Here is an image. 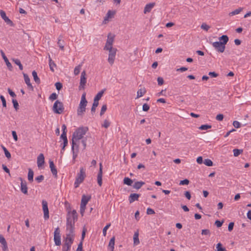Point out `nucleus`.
Here are the masks:
<instances>
[{"mask_svg": "<svg viewBox=\"0 0 251 251\" xmlns=\"http://www.w3.org/2000/svg\"><path fill=\"white\" fill-rule=\"evenodd\" d=\"M189 183V180L187 179L181 180L179 182L180 185H188Z\"/></svg>", "mask_w": 251, "mask_h": 251, "instance_id": "obj_54", "label": "nucleus"}, {"mask_svg": "<svg viewBox=\"0 0 251 251\" xmlns=\"http://www.w3.org/2000/svg\"><path fill=\"white\" fill-rule=\"evenodd\" d=\"M142 109L144 111H148L150 109V106L147 103L143 105Z\"/></svg>", "mask_w": 251, "mask_h": 251, "instance_id": "obj_51", "label": "nucleus"}, {"mask_svg": "<svg viewBox=\"0 0 251 251\" xmlns=\"http://www.w3.org/2000/svg\"><path fill=\"white\" fill-rule=\"evenodd\" d=\"M33 176H34L33 171L31 169L29 168L27 178H28V180L30 182H32L33 181Z\"/></svg>", "mask_w": 251, "mask_h": 251, "instance_id": "obj_32", "label": "nucleus"}, {"mask_svg": "<svg viewBox=\"0 0 251 251\" xmlns=\"http://www.w3.org/2000/svg\"><path fill=\"white\" fill-rule=\"evenodd\" d=\"M49 165L50 168V171L53 176H54V177L56 178L57 177V171L54 164L53 161L51 160H50Z\"/></svg>", "mask_w": 251, "mask_h": 251, "instance_id": "obj_15", "label": "nucleus"}, {"mask_svg": "<svg viewBox=\"0 0 251 251\" xmlns=\"http://www.w3.org/2000/svg\"><path fill=\"white\" fill-rule=\"evenodd\" d=\"M133 183V180L128 178V177H125L124 179V183L125 184H126L128 186H131Z\"/></svg>", "mask_w": 251, "mask_h": 251, "instance_id": "obj_38", "label": "nucleus"}, {"mask_svg": "<svg viewBox=\"0 0 251 251\" xmlns=\"http://www.w3.org/2000/svg\"><path fill=\"white\" fill-rule=\"evenodd\" d=\"M0 53H1V55L3 60H4L7 67L9 68V69L10 71H11L12 69V66L11 64L9 62L8 59H7V57L5 56V55L2 50H0Z\"/></svg>", "mask_w": 251, "mask_h": 251, "instance_id": "obj_19", "label": "nucleus"}, {"mask_svg": "<svg viewBox=\"0 0 251 251\" xmlns=\"http://www.w3.org/2000/svg\"><path fill=\"white\" fill-rule=\"evenodd\" d=\"M102 171L100 169L99 170V173L97 176V180L98 183L100 186H101L102 185Z\"/></svg>", "mask_w": 251, "mask_h": 251, "instance_id": "obj_29", "label": "nucleus"}, {"mask_svg": "<svg viewBox=\"0 0 251 251\" xmlns=\"http://www.w3.org/2000/svg\"><path fill=\"white\" fill-rule=\"evenodd\" d=\"M154 5H155L154 2H152V3H150L149 4H147L144 8V13L145 14H146L147 13L150 12L151 10L154 7Z\"/></svg>", "mask_w": 251, "mask_h": 251, "instance_id": "obj_23", "label": "nucleus"}, {"mask_svg": "<svg viewBox=\"0 0 251 251\" xmlns=\"http://www.w3.org/2000/svg\"><path fill=\"white\" fill-rule=\"evenodd\" d=\"M32 75L35 82L37 84H39L40 83V79L37 75V72L35 71H33L32 73Z\"/></svg>", "mask_w": 251, "mask_h": 251, "instance_id": "obj_34", "label": "nucleus"}, {"mask_svg": "<svg viewBox=\"0 0 251 251\" xmlns=\"http://www.w3.org/2000/svg\"><path fill=\"white\" fill-rule=\"evenodd\" d=\"M106 109H107L106 105V104L103 105L101 108V110L100 112V115L102 116V115H103L104 113H105V112L106 111Z\"/></svg>", "mask_w": 251, "mask_h": 251, "instance_id": "obj_45", "label": "nucleus"}, {"mask_svg": "<svg viewBox=\"0 0 251 251\" xmlns=\"http://www.w3.org/2000/svg\"><path fill=\"white\" fill-rule=\"evenodd\" d=\"M217 251H226V249L225 248L222 247V244L221 243H219L216 246Z\"/></svg>", "mask_w": 251, "mask_h": 251, "instance_id": "obj_41", "label": "nucleus"}, {"mask_svg": "<svg viewBox=\"0 0 251 251\" xmlns=\"http://www.w3.org/2000/svg\"><path fill=\"white\" fill-rule=\"evenodd\" d=\"M212 46L217 51L220 53L223 52L226 48V46L223 45V44L218 41L213 42Z\"/></svg>", "mask_w": 251, "mask_h": 251, "instance_id": "obj_10", "label": "nucleus"}, {"mask_svg": "<svg viewBox=\"0 0 251 251\" xmlns=\"http://www.w3.org/2000/svg\"><path fill=\"white\" fill-rule=\"evenodd\" d=\"M11 60L13 62H14L16 65H17L19 66V69L20 70H23V66L19 59L16 58H12Z\"/></svg>", "mask_w": 251, "mask_h": 251, "instance_id": "obj_33", "label": "nucleus"}, {"mask_svg": "<svg viewBox=\"0 0 251 251\" xmlns=\"http://www.w3.org/2000/svg\"><path fill=\"white\" fill-rule=\"evenodd\" d=\"M71 247L63 245L62 251H70Z\"/></svg>", "mask_w": 251, "mask_h": 251, "instance_id": "obj_57", "label": "nucleus"}, {"mask_svg": "<svg viewBox=\"0 0 251 251\" xmlns=\"http://www.w3.org/2000/svg\"><path fill=\"white\" fill-rule=\"evenodd\" d=\"M201 234L202 235H209L210 234V231L209 229H202L201 231Z\"/></svg>", "mask_w": 251, "mask_h": 251, "instance_id": "obj_59", "label": "nucleus"}, {"mask_svg": "<svg viewBox=\"0 0 251 251\" xmlns=\"http://www.w3.org/2000/svg\"><path fill=\"white\" fill-rule=\"evenodd\" d=\"M155 213L154 211L150 208H148L147 210V214L148 215H151Z\"/></svg>", "mask_w": 251, "mask_h": 251, "instance_id": "obj_63", "label": "nucleus"}, {"mask_svg": "<svg viewBox=\"0 0 251 251\" xmlns=\"http://www.w3.org/2000/svg\"><path fill=\"white\" fill-rule=\"evenodd\" d=\"M145 184V182L142 181H136L133 185V188L136 189H139L141 187Z\"/></svg>", "mask_w": 251, "mask_h": 251, "instance_id": "obj_28", "label": "nucleus"}, {"mask_svg": "<svg viewBox=\"0 0 251 251\" xmlns=\"http://www.w3.org/2000/svg\"><path fill=\"white\" fill-rule=\"evenodd\" d=\"M158 84L159 85H162L164 83V80L162 77H158L157 78Z\"/></svg>", "mask_w": 251, "mask_h": 251, "instance_id": "obj_62", "label": "nucleus"}, {"mask_svg": "<svg viewBox=\"0 0 251 251\" xmlns=\"http://www.w3.org/2000/svg\"><path fill=\"white\" fill-rule=\"evenodd\" d=\"M110 123L108 120H105L103 124L102 125V126L107 128L110 126Z\"/></svg>", "mask_w": 251, "mask_h": 251, "instance_id": "obj_47", "label": "nucleus"}, {"mask_svg": "<svg viewBox=\"0 0 251 251\" xmlns=\"http://www.w3.org/2000/svg\"><path fill=\"white\" fill-rule=\"evenodd\" d=\"M49 66H50V70L52 72H54V68L56 67V64H55V63L54 62V61H53L52 60V59H51V58H50V55H49Z\"/></svg>", "mask_w": 251, "mask_h": 251, "instance_id": "obj_27", "label": "nucleus"}, {"mask_svg": "<svg viewBox=\"0 0 251 251\" xmlns=\"http://www.w3.org/2000/svg\"><path fill=\"white\" fill-rule=\"evenodd\" d=\"M110 226V224H108L103 228L102 233H103V236H106V230L109 228V227Z\"/></svg>", "mask_w": 251, "mask_h": 251, "instance_id": "obj_55", "label": "nucleus"}, {"mask_svg": "<svg viewBox=\"0 0 251 251\" xmlns=\"http://www.w3.org/2000/svg\"><path fill=\"white\" fill-rule=\"evenodd\" d=\"M0 15L4 22L11 26H14V24L13 22L6 16L5 12L2 10H0Z\"/></svg>", "mask_w": 251, "mask_h": 251, "instance_id": "obj_12", "label": "nucleus"}, {"mask_svg": "<svg viewBox=\"0 0 251 251\" xmlns=\"http://www.w3.org/2000/svg\"><path fill=\"white\" fill-rule=\"evenodd\" d=\"M67 224L75 225V222L77 220L78 215L75 210L71 211V207L69 206L67 208Z\"/></svg>", "mask_w": 251, "mask_h": 251, "instance_id": "obj_2", "label": "nucleus"}, {"mask_svg": "<svg viewBox=\"0 0 251 251\" xmlns=\"http://www.w3.org/2000/svg\"><path fill=\"white\" fill-rule=\"evenodd\" d=\"M105 91V89H103L100 91L95 96L94 99L99 100L102 97L104 91Z\"/></svg>", "mask_w": 251, "mask_h": 251, "instance_id": "obj_36", "label": "nucleus"}, {"mask_svg": "<svg viewBox=\"0 0 251 251\" xmlns=\"http://www.w3.org/2000/svg\"><path fill=\"white\" fill-rule=\"evenodd\" d=\"M90 197H87L85 195H83L81 201V203H80V214L82 216L83 215V214L84 213L85 208H86V205L87 203H88L89 200H90Z\"/></svg>", "mask_w": 251, "mask_h": 251, "instance_id": "obj_8", "label": "nucleus"}, {"mask_svg": "<svg viewBox=\"0 0 251 251\" xmlns=\"http://www.w3.org/2000/svg\"><path fill=\"white\" fill-rule=\"evenodd\" d=\"M0 243L2 245V251H8V246L7 242L4 238V237L0 234Z\"/></svg>", "mask_w": 251, "mask_h": 251, "instance_id": "obj_18", "label": "nucleus"}, {"mask_svg": "<svg viewBox=\"0 0 251 251\" xmlns=\"http://www.w3.org/2000/svg\"><path fill=\"white\" fill-rule=\"evenodd\" d=\"M19 179L21 180V190L22 193L24 194H27V183L25 180H24L22 177H20Z\"/></svg>", "mask_w": 251, "mask_h": 251, "instance_id": "obj_14", "label": "nucleus"}, {"mask_svg": "<svg viewBox=\"0 0 251 251\" xmlns=\"http://www.w3.org/2000/svg\"><path fill=\"white\" fill-rule=\"evenodd\" d=\"M115 35L109 33L107 35V39L106 40V44L103 49L113 47V44L114 41Z\"/></svg>", "mask_w": 251, "mask_h": 251, "instance_id": "obj_11", "label": "nucleus"}, {"mask_svg": "<svg viewBox=\"0 0 251 251\" xmlns=\"http://www.w3.org/2000/svg\"><path fill=\"white\" fill-rule=\"evenodd\" d=\"M43 210L44 211V217L45 220L49 218V211L48 206V202L45 200L42 201Z\"/></svg>", "mask_w": 251, "mask_h": 251, "instance_id": "obj_13", "label": "nucleus"}, {"mask_svg": "<svg viewBox=\"0 0 251 251\" xmlns=\"http://www.w3.org/2000/svg\"><path fill=\"white\" fill-rule=\"evenodd\" d=\"M81 66H82V65L79 64L75 68L74 72L75 75H77L79 74L81 68Z\"/></svg>", "mask_w": 251, "mask_h": 251, "instance_id": "obj_39", "label": "nucleus"}, {"mask_svg": "<svg viewBox=\"0 0 251 251\" xmlns=\"http://www.w3.org/2000/svg\"><path fill=\"white\" fill-rule=\"evenodd\" d=\"M23 75H24L25 81V83L26 84V85H27L28 88H29L30 89H31V90H33V87L31 83H30V78H29V76H28V75L27 74H25V73H23Z\"/></svg>", "mask_w": 251, "mask_h": 251, "instance_id": "obj_21", "label": "nucleus"}, {"mask_svg": "<svg viewBox=\"0 0 251 251\" xmlns=\"http://www.w3.org/2000/svg\"><path fill=\"white\" fill-rule=\"evenodd\" d=\"M62 36L61 35H60L58 38L57 44L61 50H64V42L63 40H62Z\"/></svg>", "mask_w": 251, "mask_h": 251, "instance_id": "obj_31", "label": "nucleus"}, {"mask_svg": "<svg viewBox=\"0 0 251 251\" xmlns=\"http://www.w3.org/2000/svg\"><path fill=\"white\" fill-rule=\"evenodd\" d=\"M223 118H224V115L222 114H218L216 117V119L217 120L220 121H222L223 120Z\"/></svg>", "mask_w": 251, "mask_h": 251, "instance_id": "obj_61", "label": "nucleus"}, {"mask_svg": "<svg viewBox=\"0 0 251 251\" xmlns=\"http://www.w3.org/2000/svg\"><path fill=\"white\" fill-rule=\"evenodd\" d=\"M104 50H108V62L110 65H113L114 60L115 59V56L116 54L117 49L113 47L107 48L106 49H103Z\"/></svg>", "mask_w": 251, "mask_h": 251, "instance_id": "obj_5", "label": "nucleus"}, {"mask_svg": "<svg viewBox=\"0 0 251 251\" xmlns=\"http://www.w3.org/2000/svg\"><path fill=\"white\" fill-rule=\"evenodd\" d=\"M224 223V221H220L219 220H216L215 222V225L217 226L218 227H220L222 226L223 224Z\"/></svg>", "mask_w": 251, "mask_h": 251, "instance_id": "obj_56", "label": "nucleus"}, {"mask_svg": "<svg viewBox=\"0 0 251 251\" xmlns=\"http://www.w3.org/2000/svg\"><path fill=\"white\" fill-rule=\"evenodd\" d=\"M88 130V128L86 126H82L78 128L73 134L72 135V148L74 150L75 148L77 150L78 149V142L81 139L83 136Z\"/></svg>", "mask_w": 251, "mask_h": 251, "instance_id": "obj_1", "label": "nucleus"}, {"mask_svg": "<svg viewBox=\"0 0 251 251\" xmlns=\"http://www.w3.org/2000/svg\"><path fill=\"white\" fill-rule=\"evenodd\" d=\"M219 39L220 41H219L220 43H221L223 45L225 46L227 42L228 41V37L226 35H223L222 36L220 37L219 38Z\"/></svg>", "mask_w": 251, "mask_h": 251, "instance_id": "obj_24", "label": "nucleus"}, {"mask_svg": "<svg viewBox=\"0 0 251 251\" xmlns=\"http://www.w3.org/2000/svg\"><path fill=\"white\" fill-rule=\"evenodd\" d=\"M201 28L203 30L207 31L210 28V26L206 25L205 23H203L201 25Z\"/></svg>", "mask_w": 251, "mask_h": 251, "instance_id": "obj_50", "label": "nucleus"}, {"mask_svg": "<svg viewBox=\"0 0 251 251\" xmlns=\"http://www.w3.org/2000/svg\"><path fill=\"white\" fill-rule=\"evenodd\" d=\"M85 177V170L83 167H81L80 169V172L77 174L75 178L74 183L75 188H77L79 186V184L83 181Z\"/></svg>", "mask_w": 251, "mask_h": 251, "instance_id": "obj_4", "label": "nucleus"}, {"mask_svg": "<svg viewBox=\"0 0 251 251\" xmlns=\"http://www.w3.org/2000/svg\"><path fill=\"white\" fill-rule=\"evenodd\" d=\"M75 225L67 224L66 236L69 237H74L75 236Z\"/></svg>", "mask_w": 251, "mask_h": 251, "instance_id": "obj_7", "label": "nucleus"}, {"mask_svg": "<svg viewBox=\"0 0 251 251\" xmlns=\"http://www.w3.org/2000/svg\"><path fill=\"white\" fill-rule=\"evenodd\" d=\"M233 152L234 156L235 157H237L239 154H240L241 153H242L243 150H240V149H235L233 150Z\"/></svg>", "mask_w": 251, "mask_h": 251, "instance_id": "obj_40", "label": "nucleus"}, {"mask_svg": "<svg viewBox=\"0 0 251 251\" xmlns=\"http://www.w3.org/2000/svg\"><path fill=\"white\" fill-rule=\"evenodd\" d=\"M233 126L236 128H239L241 126V124L240 123L237 121H233Z\"/></svg>", "mask_w": 251, "mask_h": 251, "instance_id": "obj_53", "label": "nucleus"}, {"mask_svg": "<svg viewBox=\"0 0 251 251\" xmlns=\"http://www.w3.org/2000/svg\"><path fill=\"white\" fill-rule=\"evenodd\" d=\"M55 87H56V89L57 90H60L62 89V83H61L60 82H56L55 84Z\"/></svg>", "mask_w": 251, "mask_h": 251, "instance_id": "obj_52", "label": "nucleus"}, {"mask_svg": "<svg viewBox=\"0 0 251 251\" xmlns=\"http://www.w3.org/2000/svg\"><path fill=\"white\" fill-rule=\"evenodd\" d=\"M140 197V195L136 193H132L131 194L128 198V200L130 203H132L135 201H138V198Z\"/></svg>", "mask_w": 251, "mask_h": 251, "instance_id": "obj_22", "label": "nucleus"}, {"mask_svg": "<svg viewBox=\"0 0 251 251\" xmlns=\"http://www.w3.org/2000/svg\"><path fill=\"white\" fill-rule=\"evenodd\" d=\"M211 128V126L209 125H202L200 127L199 129L201 130H207L209 128Z\"/></svg>", "mask_w": 251, "mask_h": 251, "instance_id": "obj_43", "label": "nucleus"}, {"mask_svg": "<svg viewBox=\"0 0 251 251\" xmlns=\"http://www.w3.org/2000/svg\"><path fill=\"white\" fill-rule=\"evenodd\" d=\"M64 109L63 103L58 100H56L52 107L53 112L56 114H60L63 112Z\"/></svg>", "mask_w": 251, "mask_h": 251, "instance_id": "obj_6", "label": "nucleus"}, {"mask_svg": "<svg viewBox=\"0 0 251 251\" xmlns=\"http://www.w3.org/2000/svg\"><path fill=\"white\" fill-rule=\"evenodd\" d=\"M54 241L56 246H60L61 242V236L54 235Z\"/></svg>", "mask_w": 251, "mask_h": 251, "instance_id": "obj_35", "label": "nucleus"}, {"mask_svg": "<svg viewBox=\"0 0 251 251\" xmlns=\"http://www.w3.org/2000/svg\"><path fill=\"white\" fill-rule=\"evenodd\" d=\"M86 83V74L85 71L82 72L80 76V83L79 86V89L84 90L85 88Z\"/></svg>", "mask_w": 251, "mask_h": 251, "instance_id": "obj_9", "label": "nucleus"}, {"mask_svg": "<svg viewBox=\"0 0 251 251\" xmlns=\"http://www.w3.org/2000/svg\"><path fill=\"white\" fill-rule=\"evenodd\" d=\"M12 103L13 104V106L16 110H17L19 109V104L17 100L15 99L12 100Z\"/></svg>", "mask_w": 251, "mask_h": 251, "instance_id": "obj_44", "label": "nucleus"}, {"mask_svg": "<svg viewBox=\"0 0 251 251\" xmlns=\"http://www.w3.org/2000/svg\"><path fill=\"white\" fill-rule=\"evenodd\" d=\"M115 245V237H113L110 240L108 244V248L110 250H114Z\"/></svg>", "mask_w": 251, "mask_h": 251, "instance_id": "obj_30", "label": "nucleus"}, {"mask_svg": "<svg viewBox=\"0 0 251 251\" xmlns=\"http://www.w3.org/2000/svg\"><path fill=\"white\" fill-rule=\"evenodd\" d=\"M0 99L2 101V104L3 107H5L6 106V100H5L4 96H3L2 95H1L0 96Z\"/></svg>", "mask_w": 251, "mask_h": 251, "instance_id": "obj_49", "label": "nucleus"}, {"mask_svg": "<svg viewBox=\"0 0 251 251\" xmlns=\"http://www.w3.org/2000/svg\"><path fill=\"white\" fill-rule=\"evenodd\" d=\"M44 179V176L43 175H40L37 176L35 178V180L38 182L40 183Z\"/></svg>", "mask_w": 251, "mask_h": 251, "instance_id": "obj_48", "label": "nucleus"}, {"mask_svg": "<svg viewBox=\"0 0 251 251\" xmlns=\"http://www.w3.org/2000/svg\"><path fill=\"white\" fill-rule=\"evenodd\" d=\"M203 163L207 166L210 167L213 165V162L209 159H206L204 160Z\"/></svg>", "mask_w": 251, "mask_h": 251, "instance_id": "obj_42", "label": "nucleus"}, {"mask_svg": "<svg viewBox=\"0 0 251 251\" xmlns=\"http://www.w3.org/2000/svg\"><path fill=\"white\" fill-rule=\"evenodd\" d=\"M243 10V8H239L238 9H235V10L232 11L231 12L229 13V15L230 16H233L235 15H237L239 14Z\"/></svg>", "mask_w": 251, "mask_h": 251, "instance_id": "obj_37", "label": "nucleus"}, {"mask_svg": "<svg viewBox=\"0 0 251 251\" xmlns=\"http://www.w3.org/2000/svg\"><path fill=\"white\" fill-rule=\"evenodd\" d=\"M87 103V100L86 99V93H84L81 96V100L77 110L78 116H82L85 112Z\"/></svg>", "mask_w": 251, "mask_h": 251, "instance_id": "obj_3", "label": "nucleus"}, {"mask_svg": "<svg viewBox=\"0 0 251 251\" xmlns=\"http://www.w3.org/2000/svg\"><path fill=\"white\" fill-rule=\"evenodd\" d=\"M74 240V237L66 236L64 240V243L63 245L68 246H72V244L73 243Z\"/></svg>", "mask_w": 251, "mask_h": 251, "instance_id": "obj_20", "label": "nucleus"}, {"mask_svg": "<svg viewBox=\"0 0 251 251\" xmlns=\"http://www.w3.org/2000/svg\"><path fill=\"white\" fill-rule=\"evenodd\" d=\"M146 93V90L145 87L140 88L137 91V97L136 99H138L142 97Z\"/></svg>", "mask_w": 251, "mask_h": 251, "instance_id": "obj_25", "label": "nucleus"}, {"mask_svg": "<svg viewBox=\"0 0 251 251\" xmlns=\"http://www.w3.org/2000/svg\"><path fill=\"white\" fill-rule=\"evenodd\" d=\"M140 243L139 239V232L136 231L134 233L133 235V244L134 245H137Z\"/></svg>", "mask_w": 251, "mask_h": 251, "instance_id": "obj_26", "label": "nucleus"}, {"mask_svg": "<svg viewBox=\"0 0 251 251\" xmlns=\"http://www.w3.org/2000/svg\"><path fill=\"white\" fill-rule=\"evenodd\" d=\"M57 98V95L55 93H52L49 97V99L51 100H54Z\"/></svg>", "mask_w": 251, "mask_h": 251, "instance_id": "obj_46", "label": "nucleus"}, {"mask_svg": "<svg viewBox=\"0 0 251 251\" xmlns=\"http://www.w3.org/2000/svg\"><path fill=\"white\" fill-rule=\"evenodd\" d=\"M208 75L212 77H216L219 75L218 74L215 72H210Z\"/></svg>", "mask_w": 251, "mask_h": 251, "instance_id": "obj_58", "label": "nucleus"}, {"mask_svg": "<svg viewBox=\"0 0 251 251\" xmlns=\"http://www.w3.org/2000/svg\"><path fill=\"white\" fill-rule=\"evenodd\" d=\"M116 12L115 11L109 10L108 11L106 16L104 18V20L103 21V24H106L107 22L108 21L109 19H111L114 17V15L115 14Z\"/></svg>", "mask_w": 251, "mask_h": 251, "instance_id": "obj_16", "label": "nucleus"}, {"mask_svg": "<svg viewBox=\"0 0 251 251\" xmlns=\"http://www.w3.org/2000/svg\"><path fill=\"white\" fill-rule=\"evenodd\" d=\"M45 163V158L43 153H40L37 157V166L39 168L41 167Z\"/></svg>", "mask_w": 251, "mask_h": 251, "instance_id": "obj_17", "label": "nucleus"}, {"mask_svg": "<svg viewBox=\"0 0 251 251\" xmlns=\"http://www.w3.org/2000/svg\"><path fill=\"white\" fill-rule=\"evenodd\" d=\"M82 245H83L82 242L81 241L78 245V247H77V248L76 251H83Z\"/></svg>", "mask_w": 251, "mask_h": 251, "instance_id": "obj_60", "label": "nucleus"}, {"mask_svg": "<svg viewBox=\"0 0 251 251\" xmlns=\"http://www.w3.org/2000/svg\"><path fill=\"white\" fill-rule=\"evenodd\" d=\"M234 223L233 222H230L228 226V230L229 231H231L233 230V226H234Z\"/></svg>", "mask_w": 251, "mask_h": 251, "instance_id": "obj_64", "label": "nucleus"}]
</instances>
